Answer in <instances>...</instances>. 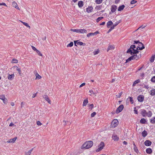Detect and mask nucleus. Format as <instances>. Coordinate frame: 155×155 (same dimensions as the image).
Wrapping results in <instances>:
<instances>
[{"label": "nucleus", "mask_w": 155, "mask_h": 155, "mask_svg": "<svg viewBox=\"0 0 155 155\" xmlns=\"http://www.w3.org/2000/svg\"><path fill=\"white\" fill-rule=\"evenodd\" d=\"M135 45H131L130 48L128 49L127 51V53H130L131 55L134 54H137L138 52V48L140 50H142L144 48V47L143 44L140 42L138 45L136 46V47Z\"/></svg>", "instance_id": "f257e3e1"}, {"label": "nucleus", "mask_w": 155, "mask_h": 155, "mask_svg": "<svg viewBox=\"0 0 155 155\" xmlns=\"http://www.w3.org/2000/svg\"><path fill=\"white\" fill-rule=\"evenodd\" d=\"M93 144V142L91 140L87 141L85 142L81 147L82 149H88L91 148Z\"/></svg>", "instance_id": "f03ea898"}, {"label": "nucleus", "mask_w": 155, "mask_h": 155, "mask_svg": "<svg viewBox=\"0 0 155 155\" xmlns=\"http://www.w3.org/2000/svg\"><path fill=\"white\" fill-rule=\"evenodd\" d=\"M140 114L143 117L147 116L149 117H151L152 115V113L151 111H149L147 112L146 110L144 109L141 110Z\"/></svg>", "instance_id": "7ed1b4c3"}, {"label": "nucleus", "mask_w": 155, "mask_h": 155, "mask_svg": "<svg viewBox=\"0 0 155 155\" xmlns=\"http://www.w3.org/2000/svg\"><path fill=\"white\" fill-rule=\"evenodd\" d=\"M132 55V56L126 60V62H128L132 60L136 59V60H137L141 57V55L140 54H135Z\"/></svg>", "instance_id": "20e7f679"}, {"label": "nucleus", "mask_w": 155, "mask_h": 155, "mask_svg": "<svg viewBox=\"0 0 155 155\" xmlns=\"http://www.w3.org/2000/svg\"><path fill=\"white\" fill-rule=\"evenodd\" d=\"M105 146L104 143L103 142H101L100 144L98 146V148L97 149L96 151V152H99L101 151Z\"/></svg>", "instance_id": "39448f33"}, {"label": "nucleus", "mask_w": 155, "mask_h": 155, "mask_svg": "<svg viewBox=\"0 0 155 155\" xmlns=\"http://www.w3.org/2000/svg\"><path fill=\"white\" fill-rule=\"evenodd\" d=\"M118 124V121L117 119H114L111 122V126L112 127L114 128L116 127Z\"/></svg>", "instance_id": "423d86ee"}, {"label": "nucleus", "mask_w": 155, "mask_h": 155, "mask_svg": "<svg viewBox=\"0 0 155 155\" xmlns=\"http://www.w3.org/2000/svg\"><path fill=\"white\" fill-rule=\"evenodd\" d=\"M124 107L123 105L121 104L120 105L116 110V113L117 114L121 112L123 109Z\"/></svg>", "instance_id": "0eeeda50"}, {"label": "nucleus", "mask_w": 155, "mask_h": 155, "mask_svg": "<svg viewBox=\"0 0 155 155\" xmlns=\"http://www.w3.org/2000/svg\"><path fill=\"white\" fill-rule=\"evenodd\" d=\"M144 97L143 95H140L137 97V100L140 102H142L144 99Z\"/></svg>", "instance_id": "6e6552de"}, {"label": "nucleus", "mask_w": 155, "mask_h": 155, "mask_svg": "<svg viewBox=\"0 0 155 155\" xmlns=\"http://www.w3.org/2000/svg\"><path fill=\"white\" fill-rule=\"evenodd\" d=\"M117 8V7L115 5H113L111 8V11L112 13L114 12Z\"/></svg>", "instance_id": "1a4fd4ad"}, {"label": "nucleus", "mask_w": 155, "mask_h": 155, "mask_svg": "<svg viewBox=\"0 0 155 155\" xmlns=\"http://www.w3.org/2000/svg\"><path fill=\"white\" fill-rule=\"evenodd\" d=\"M93 7L92 6H88L86 8V12L88 13L92 12L93 11Z\"/></svg>", "instance_id": "9d476101"}, {"label": "nucleus", "mask_w": 155, "mask_h": 155, "mask_svg": "<svg viewBox=\"0 0 155 155\" xmlns=\"http://www.w3.org/2000/svg\"><path fill=\"white\" fill-rule=\"evenodd\" d=\"M112 137L114 141H118L119 139V137L115 134L112 135Z\"/></svg>", "instance_id": "9b49d317"}, {"label": "nucleus", "mask_w": 155, "mask_h": 155, "mask_svg": "<svg viewBox=\"0 0 155 155\" xmlns=\"http://www.w3.org/2000/svg\"><path fill=\"white\" fill-rule=\"evenodd\" d=\"M144 143L146 146H149L151 145L152 142L150 141L147 140L145 141Z\"/></svg>", "instance_id": "f8f14e48"}, {"label": "nucleus", "mask_w": 155, "mask_h": 155, "mask_svg": "<svg viewBox=\"0 0 155 155\" xmlns=\"http://www.w3.org/2000/svg\"><path fill=\"white\" fill-rule=\"evenodd\" d=\"M43 97L50 104H51V102L49 99L47 95H44Z\"/></svg>", "instance_id": "ddd939ff"}, {"label": "nucleus", "mask_w": 155, "mask_h": 155, "mask_svg": "<svg viewBox=\"0 0 155 155\" xmlns=\"http://www.w3.org/2000/svg\"><path fill=\"white\" fill-rule=\"evenodd\" d=\"M133 145L134 146V147L133 148L134 150L136 153H138L139 152L138 150L137 147L136 146V145L134 142H133Z\"/></svg>", "instance_id": "4468645a"}, {"label": "nucleus", "mask_w": 155, "mask_h": 155, "mask_svg": "<svg viewBox=\"0 0 155 155\" xmlns=\"http://www.w3.org/2000/svg\"><path fill=\"white\" fill-rule=\"evenodd\" d=\"M74 45L75 46H77L76 44L78 45H79L80 46L82 45L83 44V43L81 41H79L77 42V41H74Z\"/></svg>", "instance_id": "2eb2a0df"}, {"label": "nucleus", "mask_w": 155, "mask_h": 155, "mask_svg": "<svg viewBox=\"0 0 155 155\" xmlns=\"http://www.w3.org/2000/svg\"><path fill=\"white\" fill-rule=\"evenodd\" d=\"M150 93L151 96H154L155 95V89L153 88L150 91Z\"/></svg>", "instance_id": "dca6fc26"}, {"label": "nucleus", "mask_w": 155, "mask_h": 155, "mask_svg": "<svg viewBox=\"0 0 155 155\" xmlns=\"http://www.w3.org/2000/svg\"><path fill=\"white\" fill-rule=\"evenodd\" d=\"M17 137H15L13 138L10 139L9 140L7 141L8 143H14L16 140Z\"/></svg>", "instance_id": "f3484780"}, {"label": "nucleus", "mask_w": 155, "mask_h": 155, "mask_svg": "<svg viewBox=\"0 0 155 155\" xmlns=\"http://www.w3.org/2000/svg\"><path fill=\"white\" fill-rule=\"evenodd\" d=\"M12 5L14 7L17 9H20L19 8L18 6V5L17 3L15 2H12Z\"/></svg>", "instance_id": "a211bd4d"}, {"label": "nucleus", "mask_w": 155, "mask_h": 155, "mask_svg": "<svg viewBox=\"0 0 155 155\" xmlns=\"http://www.w3.org/2000/svg\"><path fill=\"white\" fill-rule=\"evenodd\" d=\"M146 152L148 154H151L152 152V149L150 148H148L146 149Z\"/></svg>", "instance_id": "6ab92c4d"}, {"label": "nucleus", "mask_w": 155, "mask_h": 155, "mask_svg": "<svg viewBox=\"0 0 155 155\" xmlns=\"http://www.w3.org/2000/svg\"><path fill=\"white\" fill-rule=\"evenodd\" d=\"M125 7V5H122L119 7L118 8V11H119L122 10Z\"/></svg>", "instance_id": "aec40b11"}, {"label": "nucleus", "mask_w": 155, "mask_h": 155, "mask_svg": "<svg viewBox=\"0 0 155 155\" xmlns=\"http://www.w3.org/2000/svg\"><path fill=\"white\" fill-rule=\"evenodd\" d=\"M78 33H86L87 30L85 29H78Z\"/></svg>", "instance_id": "412c9836"}, {"label": "nucleus", "mask_w": 155, "mask_h": 155, "mask_svg": "<svg viewBox=\"0 0 155 155\" xmlns=\"http://www.w3.org/2000/svg\"><path fill=\"white\" fill-rule=\"evenodd\" d=\"M84 5L83 2L82 1H80L78 3V5L79 8H81Z\"/></svg>", "instance_id": "4be33fe9"}, {"label": "nucleus", "mask_w": 155, "mask_h": 155, "mask_svg": "<svg viewBox=\"0 0 155 155\" xmlns=\"http://www.w3.org/2000/svg\"><path fill=\"white\" fill-rule=\"evenodd\" d=\"M113 23L111 21H109L107 23V27L108 28H110V25H113Z\"/></svg>", "instance_id": "5701e85b"}, {"label": "nucleus", "mask_w": 155, "mask_h": 155, "mask_svg": "<svg viewBox=\"0 0 155 155\" xmlns=\"http://www.w3.org/2000/svg\"><path fill=\"white\" fill-rule=\"evenodd\" d=\"M147 122L146 120L143 118L141 119L140 121V123L142 124H145Z\"/></svg>", "instance_id": "b1692460"}, {"label": "nucleus", "mask_w": 155, "mask_h": 155, "mask_svg": "<svg viewBox=\"0 0 155 155\" xmlns=\"http://www.w3.org/2000/svg\"><path fill=\"white\" fill-rule=\"evenodd\" d=\"M35 75L36 76V79H40L41 78V77L38 74L37 72L35 73Z\"/></svg>", "instance_id": "393cba45"}, {"label": "nucleus", "mask_w": 155, "mask_h": 155, "mask_svg": "<svg viewBox=\"0 0 155 155\" xmlns=\"http://www.w3.org/2000/svg\"><path fill=\"white\" fill-rule=\"evenodd\" d=\"M33 149L34 148H33L32 149H31V150H29V151H28L25 152V155H30L31 154V153L32 152Z\"/></svg>", "instance_id": "a878e982"}, {"label": "nucleus", "mask_w": 155, "mask_h": 155, "mask_svg": "<svg viewBox=\"0 0 155 155\" xmlns=\"http://www.w3.org/2000/svg\"><path fill=\"white\" fill-rule=\"evenodd\" d=\"M15 75L14 74H9L8 76V78L9 80H12L14 78Z\"/></svg>", "instance_id": "bb28decb"}, {"label": "nucleus", "mask_w": 155, "mask_h": 155, "mask_svg": "<svg viewBox=\"0 0 155 155\" xmlns=\"http://www.w3.org/2000/svg\"><path fill=\"white\" fill-rule=\"evenodd\" d=\"M142 135L143 137H145L147 135V132L146 130H144L142 132Z\"/></svg>", "instance_id": "cd10ccee"}, {"label": "nucleus", "mask_w": 155, "mask_h": 155, "mask_svg": "<svg viewBox=\"0 0 155 155\" xmlns=\"http://www.w3.org/2000/svg\"><path fill=\"white\" fill-rule=\"evenodd\" d=\"M88 103L87 98L84 100L83 102V106H86Z\"/></svg>", "instance_id": "c85d7f7f"}, {"label": "nucleus", "mask_w": 155, "mask_h": 155, "mask_svg": "<svg viewBox=\"0 0 155 155\" xmlns=\"http://www.w3.org/2000/svg\"><path fill=\"white\" fill-rule=\"evenodd\" d=\"M140 80L139 79L136 80L134 82L133 84V86H134L136 84H138L139 83H140Z\"/></svg>", "instance_id": "c756f323"}, {"label": "nucleus", "mask_w": 155, "mask_h": 155, "mask_svg": "<svg viewBox=\"0 0 155 155\" xmlns=\"http://www.w3.org/2000/svg\"><path fill=\"white\" fill-rule=\"evenodd\" d=\"M150 122L151 124H155V117H153L150 119Z\"/></svg>", "instance_id": "7c9ffc66"}, {"label": "nucleus", "mask_w": 155, "mask_h": 155, "mask_svg": "<svg viewBox=\"0 0 155 155\" xmlns=\"http://www.w3.org/2000/svg\"><path fill=\"white\" fill-rule=\"evenodd\" d=\"M114 47L113 45H110L108 46L107 48V51L110 50H112L114 49Z\"/></svg>", "instance_id": "2f4dec72"}, {"label": "nucleus", "mask_w": 155, "mask_h": 155, "mask_svg": "<svg viewBox=\"0 0 155 155\" xmlns=\"http://www.w3.org/2000/svg\"><path fill=\"white\" fill-rule=\"evenodd\" d=\"M89 93L91 94L90 95H91L92 94H94L96 95L97 94V92H94V91L92 90H91L89 91Z\"/></svg>", "instance_id": "473e14b6"}, {"label": "nucleus", "mask_w": 155, "mask_h": 155, "mask_svg": "<svg viewBox=\"0 0 155 155\" xmlns=\"http://www.w3.org/2000/svg\"><path fill=\"white\" fill-rule=\"evenodd\" d=\"M99 52V49H97L96 51H93V53L94 55H96L98 54Z\"/></svg>", "instance_id": "72a5a7b5"}, {"label": "nucleus", "mask_w": 155, "mask_h": 155, "mask_svg": "<svg viewBox=\"0 0 155 155\" xmlns=\"http://www.w3.org/2000/svg\"><path fill=\"white\" fill-rule=\"evenodd\" d=\"M103 1V0H95V2L97 4H100Z\"/></svg>", "instance_id": "f704fd0d"}, {"label": "nucleus", "mask_w": 155, "mask_h": 155, "mask_svg": "<svg viewBox=\"0 0 155 155\" xmlns=\"http://www.w3.org/2000/svg\"><path fill=\"white\" fill-rule=\"evenodd\" d=\"M155 55H153L150 58V61L151 62H153L154 61Z\"/></svg>", "instance_id": "c9c22d12"}, {"label": "nucleus", "mask_w": 155, "mask_h": 155, "mask_svg": "<svg viewBox=\"0 0 155 155\" xmlns=\"http://www.w3.org/2000/svg\"><path fill=\"white\" fill-rule=\"evenodd\" d=\"M21 22L25 25L26 27L30 28V26L27 23L21 21Z\"/></svg>", "instance_id": "e433bc0d"}, {"label": "nucleus", "mask_w": 155, "mask_h": 155, "mask_svg": "<svg viewBox=\"0 0 155 155\" xmlns=\"http://www.w3.org/2000/svg\"><path fill=\"white\" fill-rule=\"evenodd\" d=\"M150 81L152 83H155V76H153L151 78Z\"/></svg>", "instance_id": "4c0bfd02"}, {"label": "nucleus", "mask_w": 155, "mask_h": 155, "mask_svg": "<svg viewBox=\"0 0 155 155\" xmlns=\"http://www.w3.org/2000/svg\"><path fill=\"white\" fill-rule=\"evenodd\" d=\"M73 45V43L72 42H71L69 44L67 45V47H71Z\"/></svg>", "instance_id": "58836bf2"}, {"label": "nucleus", "mask_w": 155, "mask_h": 155, "mask_svg": "<svg viewBox=\"0 0 155 155\" xmlns=\"http://www.w3.org/2000/svg\"><path fill=\"white\" fill-rule=\"evenodd\" d=\"M18 62V61L15 59H13L12 60V63H17Z\"/></svg>", "instance_id": "ea45409f"}, {"label": "nucleus", "mask_w": 155, "mask_h": 155, "mask_svg": "<svg viewBox=\"0 0 155 155\" xmlns=\"http://www.w3.org/2000/svg\"><path fill=\"white\" fill-rule=\"evenodd\" d=\"M103 17H98V18H97V22H99L101 20V19H102L103 18Z\"/></svg>", "instance_id": "a19ab883"}, {"label": "nucleus", "mask_w": 155, "mask_h": 155, "mask_svg": "<svg viewBox=\"0 0 155 155\" xmlns=\"http://www.w3.org/2000/svg\"><path fill=\"white\" fill-rule=\"evenodd\" d=\"M5 97L4 95H0V99H1L2 101L5 99Z\"/></svg>", "instance_id": "79ce46f5"}, {"label": "nucleus", "mask_w": 155, "mask_h": 155, "mask_svg": "<svg viewBox=\"0 0 155 155\" xmlns=\"http://www.w3.org/2000/svg\"><path fill=\"white\" fill-rule=\"evenodd\" d=\"M70 31L74 32H76L77 33H78V29H71Z\"/></svg>", "instance_id": "37998d69"}, {"label": "nucleus", "mask_w": 155, "mask_h": 155, "mask_svg": "<svg viewBox=\"0 0 155 155\" xmlns=\"http://www.w3.org/2000/svg\"><path fill=\"white\" fill-rule=\"evenodd\" d=\"M129 101L132 104L133 103H134V101L133 100V98L131 97H129Z\"/></svg>", "instance_id": "c03bdc74"}, {"label": "nucleus", "mask_w": 155, "mask_h": 155, "mask_svg": "<svg viewBox=\"0 0 155 155\" xmlns=\"http://www.w3.org/2000/svg\"><path fill=\"white\" fill-rule=\"evenodd\" d=\"M122 94V92H120L119 94L116 95V96L117 98H120Z\"/></svg>", "instance_id": "a18cd8bd"}, {"label": "nucleus", "mask_w": 155, "mask_h": 155, "mask_svg": "<svg viewBox=\"0 0 155 155\" xmlns=\"http://www.w3.org/2000/svg\"><path fill=\"white\" fill-rule=\"evenodd\" d=\"M17 69H16V70L18 71V73H19V74H21V69L18 68V67H17Z\"/></svg>", "instance_id": "49530a36"}, {"label": "nucleus", "mask_w": 155, "mask_h": 155, "mask_svg": "<svg viewBox=\"0 0 155 155\" xmlns=\"http://www.w3.org/2000/svg\"><path fill=\"white\" fill-rule=\"evenodd\" d=\"M140 42L139 41H134V44H136V46L137 45H138V44H139Z\"/></svg>", "instance_id": "de8ad7c7"}, {"label": "nucleus", "mask_w": 155, "mask_h": 155, "mask_svg": "<svg viewBox=\"0 0 155 155\" xmlns=\"http://www.w3.org/2000/svg\"><path fill=\"white\" fill-rule=\"evenodd\" d=\"M91 35H94V34L93 33H88L87 35V37H89Z\"/></svg>", "instance_id": "09e8293b"}, {"label": "nucleus", "mask_w": 155, "mask_h": 155, "mask_svg": "<svg viewBox=\"0 0 155 155\" xmlns=\"http://www.w3.org/2000/svg\"><path fill=\"white\" fill-rule=\"evenodd\" d=\"M36 52L37 53L38 55L41 56H42L43 55L42 54H41L39 50H37V51Z\"/></svg>", "instance_id": "8fccbe9b"}, {"label": "nucleus", "mask_w": 155, "mask_h": 155, "mask_svg": "<svg viewBox=\"0 0 155 155\" xmlns=\"http://www.w3.org/2000/svg\"><path fill=\"white\" fill-rule=\"evenodd\" d=\"M137 2V1H136L135 0H132V1H131V2H130V4H133Z\"/></svg>", "instance_id": "3c124183"}, {"label": "nucleus", "mask_w": 155, "mask_h": 155, "mask_svg": "<svg viewBox=\"0 0 155 155\" xmlns=\"http://www.w3.org/2000/svg\"><path fill=\"white\" fill-rule=\"evenodd\" d=\"M134 111L135 114H138V112L137 110H136V107L134 108Z\"/></svg>", "instance_id": "603ef678"}, {"label": "nucleus", "mask_w": 155, "mask_h": 155, "mask_svg": "<svg viewBox=\"0 0 155 155\" xmlns=\"http://www.w3.org/2000/svg\"><path fill=\"white\" fill-rule=\"evenodd\" d=\"M96 114L95 112H94L92 113L91 114V117H93Z\"/></svg>", "instance_id": "864d4df0"}, {"label": "nucleus", "mask_w": 155, "mask_h": 155, "mask_svg": "<svg viewBox=\"0 0 155 155\" xmlns=\"http://www.w3.org/2000/svg\"><path fill=\"white\" fill-rule=\"evenodd\" d=\"M120 23V22L119 21H116L114 24V26L116 27V26H117L119 23Z\"/></svg>", "instance_id": "5fc2aeb1"}, {"label": "nucleus", "mask_w": 155, "mask_h": 155, "mask_svg": "<svg viewBox=\"0 0 155 155\" xmlns=\"http://www.w3.org/2000/svg\"><path fill=\"white\" fill-rule=\"evenodd\" d=\"M31 47L32 48V49L33 50L36 51H37V50H38L35 47H34V46H31Z\"/></svg>", "instance_id": "6e6d98bb"}, {"label": "nucleus", "mask_w": 155, "mask_h": 155, "mask_svg": "<svg viewBox=\"0 0 155 155\" xmlns=\"http://www.w3.org/2000/svg\"><path fill=\"white\" fill-rule=\"evenodd\" d=\"M37 125H38V126H41L42 124L39 121H37Z\"/></svg>", "instance_id": "4d7b16f0"}, {"label": "nucleus", "mask_w": 155, "mask_h": 155, "mask_svg": "<svg viewBox=\"0 0 155 155\" xmlns=\"http://www.w3.org/2000/svg\"><path fill=\"white\" fill-rule=\"evenodd\" d=\"M3 102L4 103L6 104V103H7V99L6 98H5V99H4L3 100Z\"/></svg>", "instance_id": "13d9d810"}, {"label": "nucleus", "mask_w": 155, "mask_h": 155, "mask_svg": "<svg viewBox=\"0 0 155 155\" xmlns=\"http://www.w3.org/2000/svg\"><path fill=\"white\" fill-rule=\"evenodd\" d=\"M0 5H4L6 6H7V5L5 3H0Z\"/></svg>", "instance_id": "bf43d9fd"}, {"label": "nucleus", "mask_w": 155, "mask_h": 155, "mask_svg": "<svg viewBox=\"0 0 155 155\" xmlns=\"http://www.w3.org/2000/svg\"><path fill=\"white\" fill-rule=\"evenodd\" d=\"M85 83H82V84H81L80 86H79V87H82L83 86H84L85 85Z\"/></svg>", "instance_id": "052dcab7"}, {"label": "nucleus", "mask_w": 155, "mask_h": 155, "mask_svg": "<svg viewBox=\"0 0 155 155\" xmlns=\"http://www.w3.org/2000/svg\"><path fill=\"white\" fill-rule=\"evenodd\" d=\"M143 87L147 89H148L149 88L148 85H144Z\"/></svg>", "instance_id": "680f3d73"}, {"label": "nucleus", "mask_w": 155, "mask_h": 155, "mask_svg": "<svg viewBox=\"0 0 155 155\" xmlns=\"http://www.w3.org/2000/svg\"><path fill=\"white\" fill-rule=\"evenodd\" d=\"M120 1V0H115V3L116 4L118 3Z\"/></svg>", "instance_id": "e2e57ef3"}, {"label": "nucleus", "mask_w": 155, "mask_h": 155, "mask_svg": "<svg viewBox=\"0 0 155 155\" xmlns=\"http://www.w3.org/2000/svg\"><path fill=\"white\" fill-rule=\"evenodd\" d=\"M99 33V32H98V31H96L95 32H94L93 33L94 34V35L96 34H98Z\"/></svg>", "instance_id": "0e129e2a"}, {"label": "nucleus", "mask_w": 155, "mask_h": 155, "mask_svg": "<svg viewBox=\"0 0 155 155\" xmlns=\"http://www.w3.org/2000/svg\"><path fill=\"white\" fill-rule=\"evenodd\" d=\"M37 93V92L36 94H33V96H32V98H34L36 96V94Z\"/></svg>", "instance_id": "69168bd1"}, {"label": "nucleus", "mask_w": 155, "mask_h": 155, "mask_svg": "<svg viewBox=\"0 0 155 155\" xmlns=\"http://www.w3.org/2000/svg\"><path fill=\"white\" fill-rule=\"evenodd\" d=\"M14 125V124L12 123V122H11V123H10V124L9 125V126L10 127H11V126H13V125Z\"/></svg>", "instance_id": "338daca9"}, {"label": "nucleus", "mask_w": 155, "mask_h": 155, "mask_svg": "<svg viewBox=\"0 0 155 155\" xmlns=\"http://www.w3.org/2000/svg\"><path fill=\"white\" fill-rule=\"evenodd\" d=\"M105 23V21H104L102 22L100 24V25H104Z\"/></svg>", "instance_id": "774afa93"}]
</instances>
